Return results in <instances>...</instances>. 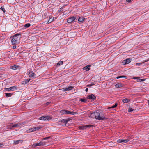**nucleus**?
Segmentation results:
<instances>
[{"label":"nucleus","instance_id":"nucleus-24","mask_svg":"<svg viewBox=\"0 0 149 149\" xmlns=\"http://www.w3.org/2000/svg\"><path fill=\"white\" fill-rule=\"evenodd\" d=\"M63 61H60L57 64V66H59L60 65L63 64Z\"/></svg>","mask_w":149,"mask_h":149},{"label":"nucleus","instance_id":"nucleus-16","mask_svg":"<svg viewBox=\"0 0 149 149\" xmlns=\"http://www.w3.org/2000/svg\"><path fill=\"white\" fill-rule=\"evenodd\" d=\"M43 145L41 142L36 143L33 145V146L34 147H36L39 146H42Z\"/></svg>","mask_w":149,"mask_h":149},{"label":"nucleus","instance_id":"nucleus-28","mask_svg":"<svg viewBox=\"0 0 149 149\" xmlns=\"http://www.w3.org/2000/svg\"><path fill=\"white\" fill-rule=\"evenodd\" d=\"M122 142L126 143V142H128L129 141V140H124V139H122Z\"/></svg>","mask_w":149,"mask_h":149},{"label":"nucleus","instance_id":"nucleus-36","mask_svg":"<svg viewBox=\"0 0 149 149\" xmlns=\"http://www.w3.org/2000/svg\"><path fill=\"white\" fill-rule=\"evenodd\" d=\"M30 79H27L25 80V82L26 83L28 82L30 80Z\"/></svg>","mask_w":149,"mask_h":149},{"label":"nucleus","instance_id":"nucleus-18","mask_svg":"<svg viewBox=\"0 0 149 149\" xmlns=\"http://www.w3.org/2000/svg\"><path fill=\"white\" fill-rule=\"evenodd\" d=\"M89 67H90V65L86 66L84 67L83 68V69L84 70H86V71H88L90 70V68H89Z\"/></svg>","mask_w":149,"mask_h":149},{"label":"nucleus","instance_id":"nucleus-2","mask_svg":"<svg viewBox=\"0 0 149 149\" xmlns=\"http://www.w3.org/2000/svg\"><path fill=\"white\" fill-rule=\"evenodd\" d=\"M52 119V117L50 116H43L39 118L40 120L43 121H49Z\"/></svg>","mask_w":149,"mask_h":149},{"label":"nucleus","instance_id":"nucleus-15","mask_svg":"<svg viewBox=\"0 0 149 149\" xmlns=\"http://www.w3.org/2000/svg\"><path fill=\"white\" fill-rule=\"evenodd\" d=\"M36 128H31L27 130V132L28 133H30L36 131Z\"/></svg>","mask_w":149,"mask_h":149},{"label":"nucleus","instance_id":"nucleus-3","mask_svg":"<svg viewBox=\"0 0 149 149\" xmlns=\"http://www.w3.org/2000/svg\"><path fill=\"white\" fill-rule=\"evenodd\" d=\"M98 116H97V120H104L107 118L104 114L100 113L99 112H98Z\"/></svg>","mask_w":149,"mask_h":149},{"label":"nucleus","instance_id":"nucleus-42","mask_svg":"<svg viewBox=\"0 0 149 149\" xmlns=\"http://www.w3.org/2000/svg\"><path fill=\"white\" fill-rule=\"evenodd\" d=\"M88 88H86L85 90V91L86 92H87V91H88Z\"/></svg>","mask_w":149,"mask_h":149},{"label":"nucleus","instance_id":"nucleus-45","mask_svg":"<svg viewBox=\"0 0 149 149\" xmlns=\"http://www.w3.org/2000/svg\"><path fill=\"white\" fill-rule=\"evenodd\" d=\"M1 144H0V147H1Z\"/></svg>","mask_w":149,"mask_h":149},{"label":"nucleus","instance_id":"nucleus-20","mask_svg":"<svg viewBox=\"0 0 149 149\" xmlns=\"http://www.w3.org/2000/svg\"><path fill=\"white\" fill-rule=\"evenodd\" d=\"M35 74L32 71L30 72L29 73V76L30 77H33L34 76Z\"/></svg>","mask_w":149,"mask_h":149},{"label":"nucleus","instance_id":"nucleus-13","mask_svg":"<svg viewBox=\"0 0 149 149\" xmlns=\"http://www.w3.org/2000/svg\"><path fill=\"white\" fill-rule=\"evenodd\" d=\"M73 89V87L72 86H69L66 88H63L62 89L63 91H66L69 90H70Z\"/></svg>","mask_w":149,"mask_h":149},{"label":"nucleus","instance_id":"nucleus-8","mask_svg":"<svg viewBox=\"0 0 149 149\" xmlns=\"http://www.w3.org/2000/svg\"><path fill=\"white\" fill-rule=\"evenodd\" d=\"M131 61V59L130 58H127L126 60H123L122 62V65H125L129 64Z\"/></svg>","mask_w":149,"mask_h":149},{"label":"nucleus","instance_id":"nucleus-4","mask_svg":"<svg viewBox=\"0 0 149 149\" xmlns=\"http://www.w3.org/2000/svg\"><path fill=\"white\" fill-rule=\"evenodd\" d=\"M98 112H95L91 113L90 117L93 118H95L97 119V116H98Z\"/></svg>","mask_w":149,"mask_h":149},{"label":"nucleus","instance_id":"nucleus-39","mask_svg":"<svg viewBox=\"0 0 149 149\" xmlns=\"http://www.w3.org/2000/svg\"><path fill=\"white\" fill-rule=\"evenodd\" d=\"M126 1L127 2L130 3V2H131L132 1V0H126Z\"/></svg>","mask_w":149,"mask_h":149},{"label":"nucleus","instance_id":"nucleus-9","mask_svg":"<svg viewBox=\"0 0 149 149\" xmlns=\"http://www.w3.org/2000/svg\"><path fill=\"white\" fill-rule=\"evenodd\" d=\"M85 19V18L83 17H79L78 19V21L81 24L84 22Z\"/></svg>","mask_w":149,"mask_h":149},{"label":"nucleus","instance_id":"nucleus-6","mask_svg":"<svg viewBox=\"0 0 149 149\" xmlns=\"http://www.w3.org/2000/svg\"><path fill=\"white\" fill-rule=\"evenodd\" d=\"M141 77H133L132 78L134 79H136V81L138 82H141L144 81L146 80V79H140Z\"/></svg>","mask_w":149,"mask_h":149},{"label":"nucleus","instance_id":"nucleus-23","mask_svg":"<svg viewBox=\"0 0 149 149\" xmlns=\"http://www.w3.org/2000/svg\"><path fill=\"white\" fill-rule=\"evenodd\" d=\"M24 26L23 27L28 28L30 26V24L29 23H27L25 24Z\"/></svg>","mask_w":149,"mask_h":149},{"label":"nucleus","instance_id":"nucleus-30","mask_svg":"<svg viewBox=\"0 0 149 149\" xmlns=\"http://www.w3.org/2000/svg\"><path fill=\"white\" fill-rule=\"evenodd\" d=\"M123 77L126 78V77L125 76H118V77H116V78L117 79H118L120 78H123Z\"/></svg>","mask_w":149,"mask_h":149},{"label":"nucleus","instance_id":"nucleus-38","mask_svg":"<svg viewBox=\"0 0 149 149\" xmlns=\"http://www.w3.org/2000/svg\"><path fill=\"white\" fill-rule=\"evenodd\" d=\"M12 69H16V66H12Z\"/></svg>","mask_w":149,"mask_h":149},{"label":"nucleus","instance_id":"nucleus-17","mask_svg":"<svg viewBox=\"0 0 149 149\" xmlns=\"http://www.w3.org/2000/svg\"><path fill=\"white\" fill-rule=\"evenodd\" d=\"M54 17H49V20L47 22V23H50L53 21L54 19Z\"/></svg>","mask_w":149,"mask_h":149},{"label":"nucleus","instance_id":"nucleus-43","mask_svg":"<svg viewBox=\"0 0 149 149\" xmlns=\"http://www.w3.org/2000/svg\"><path fill=\"white\" fill-rule=\"evenodd\" d=\"M148 104L149 105V100L148 101Z\"/></svg>","mask_w":149,"mask_h":149},{"label":"nucleus","instance_id":"nucleus-40","mask_svg":"<svg viewBox=\"0 0 149 149\" xmlns=\"http://www.w3.org/2000/svg\"><path fill=\"white\" fill-rule=\"evenodd\" d=\"M47 22L48 21H45L44 22H43V23H44V24H48L49 23H47Z\"/></svg>","mask_w":149,"mask_h":149},{"label":"nucleus","instance_id":"nucleus-41","mask_svg":"<svg viewBox=\"0 0 149 149\" xmlns=\"http://www.w3.org/2000/svg\"><path fill=\"white\" fill-rule=\"evenodd\" d=\"M16 46H14L13 47V49H15L16 48Z\"/></svg>","mask_w":149,"mask_h":149},{"label":"nucleus","instance_id":"nucleus-7","mask_svg":"<svg viewBox=\"0 0 149 149\" xmlns=\"http://www.w3.org/2000/svg\"><path fill=\"white\" fill-rule=\"evenodd\" d=\"M17 87L15 86H14L11 87L10 88H6L5 90L8 91H13L17 89Z\"/></svg>","mask_w":149,"mask_h":149},{"label":"nucleus","instance_id":"nucleus-37","mask_svg":"<svg viewBox=\"0 0 149 149\" xmlns=\"http://www.w3.org/2000/svg\"><path fill=\"white\" fill-rule=\"evenodd\" d=\"M94 85V84L93 83H91L90 85H87V86L88 87H90L92 85Z\"/></svg>","mask_w":149,"mask_h":149},{"label":"nucleus","instance_id":"nucleus-32","mask_svg":"<svg viewBox=\"0 0 149 149\" xmlns=\"http://www.w3.org/2000/svg\"><path fill=\"white\" fill-rule=\"evenodd\" d=\"M133 111V109L132 108H129L128 109V111L129 112H131L132 111Z\"/></svg>","mask_w":149,"mask_h":149},{"label":"nucleus","instance_id":"nucleus-11","mask_svg":"<svg viewBox=\"0 0 149 149\" xmlns=\"http://www.w3.org/2000/svg\"><path fill=\"white\" fill-rule=\"evenodd\" d=\"M60 112L61 113L66 114H69L70 111L67 110H61L60 111Z\"/></svg>","mask_w":149,"mask_h":149},{"label":"nucleus","instance_id":"nucleus-44","mask_svg":"<svg viewBox=\"0 0 149 149\" xmlns=\"http://www.w3.org/2000/svg\"><path fill=\"white\" fill-rule=\"evenodd\" d=\"M58 11H61V10H58Z\"/></svg>","mask_w":149,"mask_h":149},{"label":"nucleus","instance_id":"nucleus-10","mask_svg":"<svg viewBox=\"0 0 149 149\" xmlns=\"http://www.w3.org/2000/svg\"><path fill=\"white\" fill-rule=\"evenodd\" d=\"M87 98L94 100L95 99L96 97L93 94H91L88 96Z\"/></svg>","mask_w":149,"mask_h":149},{"label":"nucleus","instance_id":"nucleus-19","mask_svg":"<svg viewBox=\"0 0 149 149\" xmlns=\"http://www.w3.org/2000/svg\"><path fill=\"white\" fill-rule=\"evenodd\" d=\"M91 125L82 126L81 127V128L82 129H85L87 127H90Z\"/></svg>","mask_w":149,"mask_h":149},{"label":"nucleus","instance_id":"nucleus-5","mask_svg":"<svg viewBox=\"0 0 149 149\" xmlns=\"http://www.w3.org/2000/svg\"><path fill=\"white\" fill-rule=\"evenodd\" d=\"M75 20L76 21L74 22H76L77 21L76 17L74 16H72V17L68 19L67 22L68 23H70Z\"/></svg>","mask_w":149,"mask_h":149},{"label":"nucleus","instance_id":"nucleus-34","mask_svg":"<svg viewBox=\"0 0 149 149\" xmlns=\"http://www.w3.org/2000/svg\"><path fill=\"white\" fill-rule=\"evenodd\" d=\"M117 142L119 143H121L122 142V139H119L117 141Z\"/></svg>","mask_w":149,"mask_h":149},{"label":"nucleus","instance_id":"nucleus-29","mask_svg":"<svg viewBox=\"0 0 149 149\" xmlns=\"http://www.w3.org/2000/svg\"><path fill=\"white\" fill-rule=\"evenodd\" d=\"M1 10L3 11L5 13L6 11L5 10L3 7H1Z\"/></svg>","mask_w":149,"mask_h":149},{"label":"nucleus","instance_id":"nucleus-27","mask_svg":"<svg viewBox=\"0 0 149 149\" xmlns=\"http://www.w3.org/2000/svg\"><path fill=\"white\" fill-rule=\"evenodd\" d=\"M117 106V104L116 103L114 105L111 106V107H110L109 108H115Z\"/></svg>","mask_w":149,"mask_h":149},{"label":"nucleus","instance_id":"nucleus-33","mask_svg":"<svg viewBox=\"0 0 149 149\" xmlns=\"http://www.w3.org/2000/svg\"><path fill=\"white\" fill-rule=\"evenodd\" d=\"M80 100L81 102H84L86 101V100L85 99H81Z\"/></svg>","mask_w":149,"mask_h":149},{"label":"nucleus","instance_id":"nucleus-1","mask_svg":"<svg viewBox=\"0 0 149 149\" xmlns=\"http://www.w3.org/2000/svg\"><path fill=\"white\" fill-rule=\"evenodd\" d=\"M21 38V35L19 34H16L14 35L13 37V38L12 39L11 42L13 45H14L16 44L17 42H19Z\"/></svg>","mask_w":149,"mask_h":149},{"label":"nucleus","instance_id":"nucleus-25","mask_svg":"<svg viewBox=\"0 0 149 149\" xmlns=\"http://www.w3.org/2000/svg\"><path fill=\"white\" fill-rule=\"evenodd\" d=\"M78 113L77 112H70V113L69 114H72V115H75V114H77Z\"/></svg>","mask_w":149,"mask_h":149},{"label":"nucleus","instance_id":"nucleus-14","mask_svg":"<svg viewBox=\"0 0 149 149\" xmlns=\"http://www.w3.org/2000/svg\"><path fill=\"white\" fill-rule=\"evenodd\" d=\"M115 87L116 88H119L122 87L123 86V84L120 83H117L115 85Z\"/></svg>","mask_w":149,"mask_h":149},{"label":"nucleus","instance_id":"nucleus-22","mask_svg":"<svg viewBox=\"0 0 149 149\" xmlns=\"http://www.w3.org/2000/svg\"><path fill=\"white\" fill-rule=\"evenodd\" d=\"M129 101V100L127 99H124L122 100V102L124 103H127Z\"/></svg>","mask_w":149,"mask_h":149},{"label":"nucleus","instance_id":"nucleus-35","mask_svg":"<svg viewBox=\"0 0 149 149\" xmlns=\"http://www.w3.org/2000/svg\"><path fill=\"white\" fill-rule=\"evenodd\" d=\"M142 64V63H136L135 64V65L136 66H139Z\"/></svg>","mask_w":149,"mask_h":149},{"label":"nucleus","instance_id":"nucleus-21","mask_svg":"<svg viewBox=\"0 0 149 149\" xmlns=\"http://www.w3.org/2000/svg\"><path fill=\"white\" fill-rule=\"evenodd\" d=\"M22 141L21 140H17L16 141H14V143L16 145L17 144L19 143H20V142Z\"/></svg>","mask_w":149,"mask_h":149},{"label":"nucleus","instance_id":"nucleus-26","mask_svg":"<svg viewBox=\"0 0 149 149\" xmlns=\"http://www.w3.org/2000/svg\"><path fill=\"white\" fill-rule=\"evenodd\" d=\"M47 13H44L43 15H43V17L44 18V19H45L47 17Z\"/></svg>","mask_w":149,"mask_h":149},{"label":"nucleus","instance_id":"nucleus-12","mask_svg":"<svg viewBox=\"0 0 149 149\" xmlns=\"http://www.w3.org/2000/svg\"><path fill=\"white\" fill-rule=\"evenodd\" d=\"M70 120L68 119H63L61 121V122L63 123H64V124H61V125H65Z\"/></svg>","mask_w":149,"mask_h":149},{"label":"nucleus","instance_id":"nucleus-31","mask_svg":"<svg viewBox=\"0 0 149 149\" xmlns=\"http://www.w3.org/2000/svg\"><path fill=\"white\" fill-rule=\"evenodd\" d=\"M6 95L7 97L10 96L11 95V94L10 93H6Z\"/></svg>","mask_w":149,"mask_h":149}]
</instances>
